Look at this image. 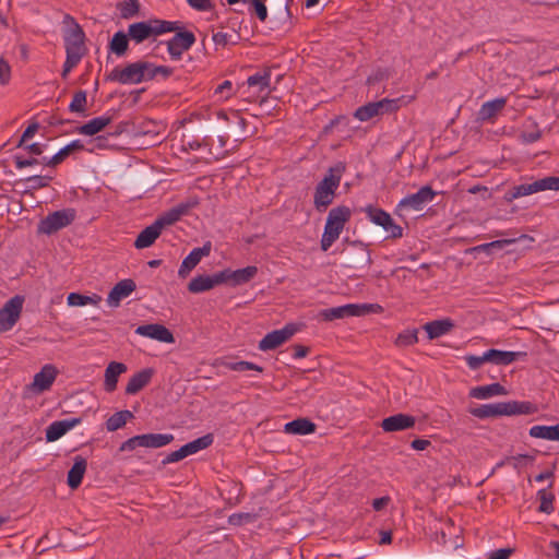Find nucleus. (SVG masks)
Returning a JSON list of instances; mask_svg holds the SVG:
<instances>
[{
	"mask_svg": "<svg viewBox=\"0 0 559 559\" xmlns=\"http://www.w3.org/2000/svg\"><path fill=\"white\" fill-rule=\"evenodd\" d=\"M11 79V67L4 58H0V84L7 85Z\"/></svg>",
	"mask_w": 559,
	"mask_h": 559,
	"instance_id": "nucleus-64",
	"label": "nucleus"
},
{
	"mask_svg": "<svg viewBox=\"0 0 559 559\" xmlns=\"http://www.w3.org/2000/svg\"><path fill=\"white\" fill-rule=\"evenodd\" d=\"M160 234L162 229L154 222L153 224H151L150 226L145 227L140 231L134 241V247L136 249L148 248L154 245V242L160 236Z\"/></svg>",
	"mask_w": 559,
	"mask_h": 559,
	"instance_id": "nucleus-30",
	"label": "nucleus"
},
{
	"mask_svg": "<svg viewBox=\"0 0 559 559\" xmlns=\"http://www.w3.org/2000/svg\"><path fill=\"white\" fill-rule=\"evenodd\" d=\"M180 218L178 217L175 210L171 207L170 210L164 212L159 215L154 222L156 225L163 230L167 226H171L177 223Z\"/></svg>",
	"mask_w": 559,
	"mask_h": 559,
	"instance_id": "nucleus-55",
	"label": "nucleus"
},
{
	"mask_svg": "<svg viewBox=\"0 0 559 559\" xmlns=\"http://www.w3.org/2000/svg\"><path fill=\"white\" fill-rule=\"evenodd\" d=\"M390 78V71L388 69H377L372 74H370L367 79L368 85H374L379 82L388 80Z\"/></svg>",
	"mask_w": 559,
	"mask_h": 559,
	"instance_id": "nucleus-61",
	"label": "nucleus"
},
{
	"mask_svg": "<svg viewBox=\"0 0 559 559\" xmlns=\"http://www.w3.org/2000/svg\"><path fill=\"white\" fill-rule=\"evenodd\" d=\"M146 67L143 60L127 63L123 68L115 67L109 73L106 74L105 80L117 82L123 85L140 84L145 82Z\"/></svg>",
	"mask_w": 559,
	"mask_h": 559,
	"instance_id": "nucleus-7",
	"label": "nucleus"
},
{
	"mask_svg": "<svg viewBox=\"0 0 559 559\" xmlns=\"http://www.w3.org/2000/svg\"><path fill=\"white\" fill-rule=\"evenodd\" d=\"M177 25L169 21L160 19H148L146 21L134 22L128 26L127 33L135 45H140L145 40L153 39L165 33L176 29Z\"/></svg>",
	"mask_w": 559,
	"mask_h": 559,
	"instance_id": "nucleus-3",
	"label": "nucleus"
},
{
	"mask_svg": "<svg viewBox=\"0 0 559 559\" xmlns=\"http://www.w3.org/2000/svg\"><path fill=\"white\" fill-rule=\"evenodd\" d=\"M266 0H247L249 3L248 11L251 15H255L261 22H265L267 19V8L265 4Z\"/></svg>",
	"mask_w": 559,
	"mask_h": 559,
	"instance_id": "nucleus-49",
	"label": "nucleus"
},
{
	"mask_svg": "<svg viewBox=\"0 0 559 559\" xmlns=\"http://www.w3.org/2000/svg\"><path fill=\"white\" fill-rule=\"evenodd\" d=\"M525 356L526 353L524 352H508L496 348H490L487 350L488 362L499 366H508L516 361L520 357Z\"/></svg>",
	"mask_w": 559,
	"mask_h": 559,
	"instance_id": "nucleus-28",
	"label": "nucleus"
},
{
	"mask_svg": "<svg viewBox=\"0 0 559 559\" xmlns=\"http://www.w3.org/2000/svg\"><path fill=\"white\" fill-rule=\"evenodd\" d=\"M136 284L131 278H124L119 281L109 292L107 302L109 306L118 307L123 298H127L134 292Z\"/></svg>",
	"mask_w": 559,
	"mask_h": 559,
	"instance_id": "nucleus-22",
	"label": "nucleus"
},
{
	"mask_svg": "<svg viewBox=\"0 0 559 559\" xmlns=\"http://www.w3.org/2000/svg\"><path fill=\"white\" fill-rule=\"evenodd\" d=\"M378 116H382L384 114H392L395 112L400 108V99H389L383 98L381 100L374 102Z\"/></svg>",
	"mask_w": 559,
	"mask_h": 559,
	"instance_id": "nucleus-52",
	"label": "nucleus"
},
{
	"mask_svg": "<svg viewBox=\"0 0 559 559\" xmlns=\"http://www.w3.org/2000/svg\"><path fill=\"white\" fill-rule=\"evenodd\" d=\"M130 41L131 38L127 32L118 31L108 41V52L117 57H124L130 49Z\"/></svg>",
	"mask_w": 559,
	"mask_h": 559,
	"instance_id": "nucleus-26",
	"label": "nucleus"
},
{
	"mask_svg": "<svg viewBox=\"0 0 559 559\" xmlns=\"http://www.w3.org/2000/svg\"><path fill=\"white\" fill-rule=\"evenodd\" d=\"M117 9L123 20H129L139 15L141 4L139 0L122 1L117 4Z\"/></svg>",
	"mask_w": 559,
	"mask_h": 559,
	"instance_id": "nucleus-43",
	"label": "nucleus"
},
{
	"mask_svg": "<svg viewBox=\"0 0 559 559\" xmlns=\"http://www.w3.org/2000/svg\"><path fill=\"white\" fill-rule=\"evenodd\" d=\"M436 194L437 192L433 191L430 186H424L416 193L409 194L402 199L397 204L396 213L400 214L401 211L407 207L420 211L423 205L431 201Z\"/></svg>",
	"mask_w": 559,
	"mask_h": 559,
	"instance_id": "nucleus-16",
	"label": "nucleus"
},
{
	"mask_svg": "<svg viewBox=\"0 0 559 559\" xmlns=\"http://www.w3.org/2000/svg\"><path fill=\"white\" fill-rule=\"evenodd\" d=\"M507 389L500 383H491L488 385L475 386L469 391V396L479 400H486L495 395H507Z\"/></svg>",
	"mask_w": 559,
	"mask_h": 559,
	"instance_id": "nucleus-32",
	"label": "nucleus"
},
{
	"mask_svg": "<svg viewBox=\"0 0 559 559\" xmlns=\"http://www.w3.org/2000/svg\"><path fill=\"white\" fill-rule=\"evenodd\" d=\"M112 121L111 117H96L87 121L86 123L76 128V131L81 134L93 136L102 132Z\"/></svg>",
	"mask_w": 559,
	"mask_h": 559,
	"instance_id": "nucleus-31",
	"label": "nucleus"
},
{
	"mask_svg": "<svg viewBox=\"0 0 559 559\" xmlns=\"http://www.w3.org/2000/svg\"><path fill=\"white\" fill-rule=\"evenodd\" d=\"M214 288L210 275H198L188 284V290L192 294H200Z\"/></svg>",
	"mask_w": 559,
	"mask_h": 559,
	"instance_id": "nucleus-40",
	"label": "nucleus"
},
{
	"mask_svg": "<svg viewBox=\"0 0 559 559\" xmlns=\"http://www.w3.org/2000/svg\"><path fill=\"white\" fill-rule=\"evenodd\" d=\"M128 367L123 362L110 361L105 369L104 390L108 393L117 389L119 377L127 372Z\"/></svg>",
	"mask_w": 559,
	"mask_h": 559,
	"instance_id": "nucleus-24",
	"label": "nucleus"
},
{
	"mask_svg": "<svg viewBox=\"0 0 559 559\" xmlns=\"http://www.w3.org/2000/svg\"><path fill=\"white\" fill-rule=\"evenodd\" d=\"M76 212L74 209H63L49 213L41 218L37 225V233L52 235L58 230L71 225L75 219Z\"/></svg>",
	"mask_w": 559,
	"mask_h": 559,
	"instance_id": "nucleus-11",
	"label": "nucleus"
},
{
	"mask_svg": "<svg viewBox=\"0 0 559 559\" xmlns=\"http://www.w3.org/2000/svg\"><path fill=\"white\" fill-rule=\"evenodd\" d=\"M350 217L352 211L346 205H338L330 210L320 241L322 251H328L338 239L345 225L350 221Z\"/></svg>",
	"mask_w": 559,
	"mask_h": 559,
	"instance_id": "nucleus-4",
	"label": "nucleus"
},
{
	"mask_svg": "<svg viewBox=\"0 0 559 559\" xmlns=\"http://www.w3.org/2000/svg\"><path fill=\"white\" fill-rule=\"evenodd\" d=\"M155 370L153 368H144L134 373L128 381L126 386V394L134 395L142 391L146 385L150 384Z\"/></svg>",
	"mask_w": 559,
	"mask_h": 559,
	"instance_id": "nucleus-23",
	"label": "nucleus"
},
{
	"mask_svg": "<svg viewBox=\"0 0 559 559\" xmlns=\"http://www.w3.org/2000/svg\"><path fill=\"white\" fill-rule=\"evenodd\" d=\"M317 425L307 417H299L288 421L284 426V432L289 435L306 436L314 433Z\"/></svg>",
	"mask_w": 559,
	"mask_h": 559,
	"instance_id": "nucleus-27",
	"label": "nucleus"
},
{
	"mask_svg": "<svg viewBox=\"0 0 559 559\" xmlns=\"http://www.w3.org/2000/svg\"><path fill=\"white\" fill-rule=\"evenodd\" d=\"M532 438L545 439L550 441H559V424L554 426L537 425L533 426L530 431Z\"/></svg>",
	"mask_w": 559,
	"mask_h": 559,
	"instance_id": "nucleus-36",
	"label": "nucleus"
},
{
	"mask_svg": "<svg viewBox=\"0 0 559 559\" xmlns=\"http://www.w3.org/2000/svg\"><path fill=\"white\" fill-rule=\"evenodd\" d=\"M210 277L214 287L222 284L230 285L229 269H224L213 275H210Z\"/></svg>",
	"mask_w": 559,
	"mask_h": 559,
	"instance_id": "nucleus-63",
	"label": "nucleus"
},
{
	"mask_svg": "<svg viewBox=\"0 0 559 559\" xmlns=\"http://www.w3.org/2000/svg\"><path fill=\"white\" fill-rule=\"evenodd\" d=\"M177 25L176 29H173L175 35L166 41L167 51L173 60H179L182 53L189 50L195 43V36L192 32L183 27L180 21H169Z\"/></svg>",
	"mask_w": 559,
	"mask_h": 559,
	"instance_id": "nucleus-9",
	"label": "nucleus"
},
{
	"mask_svg": "<svg viewBox=\"0 0 559 559\" xmlns=\"http://www.w3.org/2000/svg\"><path fill=\"white\" fill-rule=\"evenodd\" d=\"M174 440L170 433H143L136 435L122 442L115 456L120 452H131L139 447L158 449L169 444Z\"/></svg>",
	"mask_w": 559,
	"mask_h": 559,
	"instance_id": "nucleus-8",
	"label": "nucleus"
},
{
	"mask_svg": "<svg viewBox=\"0 0 559 559\" xmlns=\"http://www.w3.org/2000/svg\"><path fill=\"white\" fill-rule=\"evenodd\" d=\"M506 103L507 99L503 97L484 103L478 111V118L483 121L495 118L503 109Z\"/></svg>",
	"mask_w": 559,
	"mask_h": 559,
	"instance_id": "nucleus-34",
	"label": "nucleus"
},
{
	"mask_svg": "<svg viewBox=\"0 0 559 559\" xmlns=\"http://www.w3.org/2000/svg\"><path fill=\"white\" fill-rule=\"evenodd\" d=\"M536 412L537 406L528 401L498 402L469 408V413L479 419L499 416L531 415Z\"/></svg>",
	"mask_w": 559,
	"mask_h": 559,
	"instance_id": "nucleus-2",
	"label": "nucleus"
},
{
	"mask_svg": "<svg viewBox=\"0 0 559 559\" xmlns=\"http://www.w3.org/2000/svg\"><path fill=\"white\" fill-rule=\"evenodd\" d=\"M187 3L194 10L204 12L211 11L214 9V3L212 0H186Z\"/></svg>",
	"mask_w": 559,
	"mask_h": 559,
	"instance_id": "nucleus-62",
	"label": "nucleus"
},
{
	"mask_svg": "<svg viewBox=\"0 0 559 559\" xmlns=\"http://www.w3.org/2000/svg\"><path fill=\"white\" fill-rule=\"evenodd\" d=\"M465 360L472 370H477L483 364L488 362L487 350L481 356L467 355Z\"/></svg>",
	"mask_w": 559,
	"mask_h": 559,
	"instance_id": "nucleus-60",
	"label": "nucleus"
},
{
	"mask_svg": "<svg viewBox=\"0 0 559 559\" xmlns=\"http://www.w3.org/2000/svg\"><path fill=\"white\" fill-rule=\"evenodd\" d=\"M231 118L236 122L235 126L228 127L225 123L216 121H205L201 123V135L206 140L210 134L218 135L225 132L239 138L246 129L247 121L237 111L231 112Z\"/></svg>",
	"mask_w": 559,
	"mask_h": 559,
	"instance_id": "nucleus-12",
	"label": "nucleus"
},
{
	"mask_svg": "<svg viewBox=\"0 0 559 559\" xmlns=\"http://www.w3.org/2000/svg\"><path fill=\"white\" fill-rule=\"evenodd\" d=\"M189 456L188 452L186 451L185 447L182 445L180 449L169 453L163 461L162 464L165 466L170 463L179 462L183 459Z\"/></svg>",
	"mask_w": 559,
	"mask_h": 559,
	"instance_id": "nucleus-59",
	"label": "nucleus"
},
{
	"mask_svg": "<svg viewBox=\"0 0 559 559\" xmlns=\"http://www.w3.org/2000/svg\"><path fill=\"white\" fill-rule=\"evenodd\" d=\"M258 514L249 512L233 513L228 518V523L234 526H241L246 523H252L257 520Z\"/></svg>",
	"mask_w": 559,
	"mask_h": 559,
	"instance_id": "nucleus-54",
	"label": "nucleus"
},
{
	"mask_svg": "<svg viewBox=\"0 0 559 559\" xmlns=\"http://www.w3.org/2000/svg\"><path fill=\"white\" fill-rule=\"evenodd\" d=\"M63 24L69 27L63 31V40L66 52L86 53L85 33L81 25L70 14L63 16Z\"/></svg>",
	"mask_w": 559,
	"mask_h": 559,
	"instance_id": "nucleus-10",
	"label": "nucleus"
},
{
	"mask_svg": "<svg viewBox=\"0 0 559 559\" xmlns=\"http://www.w3.org/2000/svg\"><path fill=\"white\" fill-rule=\"evenodd\" d=\"M298 326L295 323H287L283 329L267 333L260 342L259 349L262 352L273 350L287 342L296 332Z\"/></svg>",
	"mask_w": 559,
	"mask_h": 559,
	"instance_id": "nucleus-15",
	"label": "nucleus"
},
{
	"mask_svg": "<svg viewBox=\"0 0 559 559\" xmlns=\"http://www.w3.org/2000/svg\"><path fill=\"white\" fill-rule=\"evenodd\" d=\"M369 219L389 233L386 239H399L403 237V228L395 224L391 215L382 209L369 205L366 209Z\"/></svg>",
	"mask_w": 559,
	"mask_h": 559,
	"instance_id": "nucleus-14",
	"label": "nucleus"
},
{
	"mask_svg": "<svg viewBox=\"0 0 559 559\" xmlns=\"http://www.w3.org/2000/svg\"><path fill=\"white\" fill-rule=\"evenodd\" d=\"M199 204L197 199H190L186 202H181L174 206L173 209L177 213L178 217L181 218L183 215H187L191 209L195 207Z\"/></svg>",
	"mask_w": 559,
	"mask_h": 559,
	"instance_id": "nucleus-57",
	"label": "nucleus"
},
{
	"mask_svg": "<svg viewBox=\"0 0 559 559\" xmlns=\"http://www.w3.org/2000/svg\"><path fill=\"white\" fill-rule=\"evenodd\" d=\"M454 326L453 320L445 318L427 322L423 329L426 331L428 340H435L449 333Z\"/></svg>",
	"mask_w": 559,
	"mask_h": 559,
	"instance_id": "nucleus-29",
	"label": "nucleus"
},
{
	"mask_svg": "<svg viewBox=\"0 0 559 559\" xmlns=\"http://www.w3.org/2000/svg\"><path fill=\"white\" fill-rule=\"evenodd\" d=\"M415 424L414 416L399 413L382 419L380 426L385 432H396L414 428Z\"/></svg>",
	"mask_w": 559,
	"mask_h": 559,
	"instance_id": "nucleus-19",
	"label": "nucleus"
},
{
	"mask_svg": "<svg viewBox=\"0 0 559 559\" xmlns=\"http://www.w3.org/2000/svg\"><path fill=\"white\" fill-rule=\"evenodd\" d=\"M57 374L58 370L53 365H45L40 371L34 376V380L29 386L37 393L45 392L50 389Z\"/></svg>",
	"mask_w": 559,
	"mask_h": 559,
	"instance_id": "nucleus-20",
	"label": "nucleus"
},
{
	"mask_svg": "<svg viewBox=\"0 0 559 559\" xmlns=\"http://www.w3.org/2000/svg\"><path fill=\"white\" fill-rule=\"evenodd\" d=\"M102 297L94 294L93 296H86L80 293H70L67 298V302L71 307H82L88 304H98Z\"/></svg>",
	"mask_w": 559,
	"mask_h": 559,
	"instance_id": "nucleus-42",
	"label": "nucleus"
},
{
	"mask_svg": "<svg viewBox=\"0 0 559 559\" xmlns=\"http://www.w3.org/2000/svg\"><path fill=\"white\" fill-rule=\"evenodd\" d=\"M537 497L540 500L538 512L551 514L555 511V495L552 492H548L546 489H539L537 491Z\"/></svg>",
	"mask_w": 559,
	"mask_h": 559,
	"instance_id": "nucleus-44",
	"label": "nucleus"
},
{
	"mask_svg": "<svg viewBox=\"0 0 559 559\" xmlns=\"http://www.w3.org/2000/svg\"><path fill=\"white\" fill-rule=\"evenodd\" d=\"M84 144L80 140H74L60 148L50 159L49 164L59 165L64 162L72 153L83 151Z\"/></svg>",
	"mask_w": 559,
	"mask_h": 559,
	"instance_id": "nucleus-37",
	"label": "nucleus"
},
{
	"mask_svg": "<svg viewBox=\"0 0 559 559\" xmlns=\"http://www.w3.org/2000/svg\"><path fill=\"white\" fill-rule=\"evenodd\" d=\"M24 300V296L15 295L0 308V334L10 331L19 321Z\"/></svg>",
	"mask_w": 559,
	"mask_h": 559,
	"instance_id": "nucleus-13",
	"label": "nucleus"
},
{
	"mask_svg": "<svg viewBox=\"0 0 559 559\" xmlns=\"http://www.w3.org/2000/svg\"><path fill=\"white\" fill-rule=\"evenodd\" d=\"M133 417V413L128 409L116 412L106 420V429L110 432L117 431L118 429L124 427L127 421Z\"/></svg>",
	"mask_w": 559,
	"mask_h": 559,
	"instance_id": "nucleus-38",
	"label": "nucleus"
},
{
	"mask_svg": "<svg viewBox=\"0 0 559 559\" xmlns=\"http://www.w3.org/2000/svg\"><path fill=\"white\" fill-rule=\"evenodd\" d=\"M418 330H406L400 333L395 340V345L400 347L411 346L418 342Z\"/></svg>",
	"mask_w": 559,
	"mask_h": 559,
	"instance_id": "nucleus-53",
	"label": "nucleus"
},
{
	"mask_svg": "<svg viewBox=\"0 0 559 559\" xmlns=\"http://www.w3.org/2000/svg\"><path fill=\"white\" fill-rule=\"evenodd\" d=\"M52 180L51 176H31L26 179L27 182L31 183L32 189H40L45 188L49 185V182Z\"/></svg>",
	"mask_w": 559,
	"mask_h": 559,
	"instance_id": "nucleus-58",
	"label": "nucleus"
},
{
	"mask_svg": "<svg viewBox=\"0 0 559 559\" xmlns=\"http://www.w3.org/2000/svg\"><path fill=\"white\" fill-rule=\"evenodd\" d=\"M86 104H87V94L85 91L80 90L74 93L73 99L69 105V110L71 112H79V114H83L85 116Z\"/></svg>",
	"mask_w": 559,
	"mask_h": 559,
	"instance_id": "nucleus-47",
	"label": "nucleus"
},
{
	"mask_svg": "<svg viewBox=\"0 0 559 559\" xmlns=\"http://www.w3.org/2000/svg\"><path fill=\"white\" fill-rule=\"evenodd\" d=\"M271 70L265 69L263 72H258L248 78L247 83L251 86H259L260 91L267 90L270 87Z\"/></svg>",
	"mask_w": 559,
	"mask_h": 559,
	"instance_id": "nucleus-46",
	"label": "nucleus"
},
{
	"mask_svg": "<svg viewBox=\"0 0 559 559\" xmlns=\"http://www.w3.org/2000/svg\"><path fill=\"white\" fill-rule=\"evenodd\" d=\"M86 467H87L86 459H84L81 455H76L73 459V465L68 471V475H67V484L72 490L78 489L81 486L83 477L86 472Z\"/></svg>",
	"mask_w": 559,
	"mask_h": 559,
	"instance_id": "nucleus-25",
	"label": "nucleus"
},
{
	"mask_svg": "<svg viewBox=\"0 0 559 559\" xmlns=\"http://www.w3.org/2000/svg\"><path fill=\"white\" fill-rule=\"evenodd\" d=\"M82 421L81 417H73L63 420H57L50 424L46 429L47 442H53L63 437L69 430L80 425Z\"/></svg>",
	"mask_w": 559,
	"mask_h": 559,
	"instance_id": "nucleus-21",
	"label": "nucleus"
},
{
	"mask_svg": "<svg viewBox=\"0 0 559 559\" xmlns=\"http://www.w3.org/2000/svg\"><path fill=\"white\" fill-rule=\"evenodd\" d=\"M221 365L226 367L227 369L234 370V371H246V370H253V371H258V372L263 371V367H261L257 364L250 362V361H246V360H239V361H235V362L222 360Z\"/></svg>",
	"mask_w": 559,
	"mask_h": 559,
	"instance_id": "nucleus-48",
	"label": "nucleus"
},
{
	"mask_svg": "<svg viewBox=\"0 0 559 559\" xmlns=\"http://www.w3.org/2000/svg\"><path fill=\"white\" fill-rule=\"evenodd\" d=\"M377 116L378 110L374 102H370L364 106L358 107L354 112V117L360 121H368Z\"/></svg>",
	"mask_w": 559,
	"mask_h": 559,
	"instance_id": "nucleus-51",
	"label": "nucleus"
},
{
	"mask_svg": "<svg viewBox=\"0 0 559 559\" xmlns=\"http://www.w3.org/2000/svg\"><path fill=\"white\" fill-rule=\"evenodd\" d=\"M211 241L204 242L202 247L192 249V251L183 259L180 265L178 271L179 277L186 278L188 274L200 263L201 259L203 257H207L211 253Z\"/></svg>",
	"mask_w": 559,
	"mask_h": 559,
	"instance_id": "nucleus-17",
	"label": "nucleus"
},
{
	"mask_svg": "<svg viewBox=\"0 0 559 559\" xmlns=\"http://www.w3.org/2000/svg\"><path fill=\"white\" fill-rule=\"evenodd\" d=\"M258 274L255 265H249L243 269H229V277L231 286H239L249 283Z\"/></svg>",
	"mask_w": 559,
	"mask_h": 559,
	"instance_id": "nucleus-35",
	"label": "nucleus"
},
{
	"mask_svg": "<svg viewBox=\"0 0 559 559\" xmlns=\"http://www.w3.org/2000/svg\"><path fill=\"white\" fill-rule=\"evenodd\" d=\"M345 171L346 164L337 162L326 170L324 177L317 185L313 194V205L318 212H324L333 203Z\"/></svg>",
	"mask_w": 559,
	"mask_h": 559,
	"instance_id": "nucleus-1",
	"label": "nucleus"
},
{
	"mask_svg": "<svg viewBox=\"0 0 559 559\" xmlns=\"http://www.w3.org/2000/svg\"><path fill=\"white\" fill-rule=\"evenodd\" d=\"M143 63L145 66H147L146 70L144 71L145 72L144 73L145 74V81H152L157 75H162L164 80H167L174 73V69L168 67V66H157L155 63H152V62H148V61H144V60H143Z\"/></svg>",
	"mask_w": 559,
	"mask_h": 559,
	"instance_id": "nucleus-39",
	"label": "nucleus"
},
{
	"mask_svg": "<svg viewBox=\"0 0 559 559\" xmlns=\"http://www.w3.org/2000/svg\"><path fill=\"white\" fill-rule=\"evenodd\" d=\"M210 145L211 144L205 139H203L202 141H199L198 139H194L189 135L182 136V146L185 150L189 148V150L195 151V150L201 148L202 146H210Z\"/></svg>",
	"mask_w": 559,
	"mask_h": 559,
	"instance_id": "nucleus-56",
	"label": "nucleus"
},
{
	"mask_svg": "<svg viewBox=\"0 0 559 559\" xmlns=\"http://www.w3.org/2000/svg\"><path fill=\"white\" fill-rule=\"evenodd\" d=\"M348 245L342 250V263L344 267L364 270L369 269L372 264V259L368 246L362 241H349L345 239Z\"/></svg>",
	"mask_w": 559,
	"mask_h": 559,
	"instance_id": "nucleus-5",
	"label": "nucleus"
},
{
	"mask_svg": "<svg viewBox=\"0 0 559 559\" xmlns=\"http://www.w3.org/2000/svg\"><path fill=\"white\" fill-rule=\"evenodd\" d=\"M526 235H522L519 238H510V239H499L493 240L491 242L483 243L476 247L471 248L468 251L471 252H485L487 254H493L496 251L504 249L507 246L516 242L520 239L526 238Z\"/></svg>",
	"mask_w": 559,
	"mask_h": 559,
	"instance_id": "nucleus-33",
	"label": "nucleus"
},
{
	"mask_svg": "<svg viewBox=\"0 0 559 559\" xmlns=\"http://www.w3.org/2000/svg\"><path fill=\"white\" fill-rule=\"evenodd\" d=\"M382 307L378 304H347L340 307L323 309L320 316L324 321H333L349 317H364L369 313H379Z\"/></svg>",
	"mask_w": 559,
	"mask_h": 559,
	"instance_id": "nucleus-6",
	"label": "nucleus"
},
{
	"mask_svg": "<svg viewBox=\"0 0 559 559\" xmlns=\"http://www.w3.org/2000/svg\"><path fill=\"white\" fill-rule=\"evenodd\" d=\"M534 191H545V190H554L559 191V177L548 176L542 179H537L533 182Z\"/></svg>",
	"mask_w": 559,
	"mask_h": 559,
	"instance_id": "nucleus-50",
	"label": "nucleus"
},
{
	"mask_svg": "<svg viewBox=\"0 0 559 559\" xmlns=\"http://www.w3.org/2000/svg\"><path fill=\"white\" fill-rule=\"evenodd\" d=\"M214 441V437L212 433H206L193 441H190L183 444L186 451L189 455H192L201 450L209 448Z\"/></svg>",
	"mask_w": 559,
	"mask_h": 559,
	"instance_id": "nucleus-41",
	"label": "nucleus"
},
{
	"mask_svg": "<svg viewBox=\"0 0 559 559\" xmlns=\"http://www.w3.org/2000/svg\"><path fill=\"white\" fill-rule=\"evenodd\" d=\"M532 193H535L533 182L522 183L519 186H514L510 190H508L504 194V200L508 202H512L513 200L520 197H525Z\"/></svg>",
	"mask_w": 559,
	"mask_h": 559,
	"instance_id": "nucleus-45",
	"label": "nucleus"
},
{
	"mask_svg": "<svg viewBox=\"0 0 559 559\" xmlns=\"http://www.w3.org/2000/svg\"><path fill=\"white\" fill-rule=\"evenodd\" d=\"M135 333L141 336L150 337L162 343L170 344L175 342V337L171 331L159 323L139 325L135 330Z\"/></svg>",
	"mask_w": 559,
	"mask_h": 559,
	"instance_id": "nucleus-18",
	"label": "nucleus"
}]
</instances>
